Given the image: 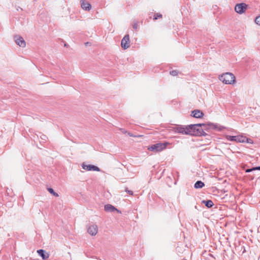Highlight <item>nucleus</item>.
Here are the masks:
<instances>
[{"label": "nucleus", "instance_id": "f257e3e1", "mask_svg": "<svg viewBox=\"0 0 260 260\" xmlns=\"http://www.w3.org/2000/svg\"><path fill=\"white\" fill-rule=\"evenodd\" d=\"M204 124H190L187 125V135L200 136L203 132L202 128L199 127L204 125Z\"/></svg>", "mask_w": 260, "mask_h": 260}, {"label": "nucleus", "instance_id": "f03ea898", "mask_svg": "<svg viewBox=\"0 0 260 260\" xmlns=\"http://www.w3.org/2000/svg\"><path fill=\"white\" fill-rule=\"evenodd\" d=\"M219 79L225 84H233L236 83V78L231 73H224L219 77Z\"/></svg>", "mask_w": 260, "mask_h": 260}, {"label": "nucleus", "instance_id": "7ed1b4c3", "mask_svg": "<svg viewBox=\"0 0 260 260\" xmlns=\"http://www.w3.org/2000/svg\"><path fill=\"white\" fill-rule=\"evenodd\" d=\"M170 143L166 142L165 143H158L148 147L147 149L149 151L157 152L165 150Z\"/></svg>", "mask_w": 260, "mask_h": 260}, {"label": "nucleus", "instance_id": "20e7f679", "mask_svg": "<svg viewBox=\"0 0 260 260\" xmlns=\"http://www.w3.org/2000/svg\"><path fill=\"white\" fill-rule=\"evenodd\" d=\"M225 138L228 140L231 141H234L237 143H244V141L245 139V136H243L242 135H238L235 136L226 135L225 136Z\"/></svg>", "mask_w": 260, "mask_h": 260}, {"label": "nucleus", "instance_id": "39448f33", "mask_svg": "<svg viewBox=\"0 0 260 260\" xmlns=\"http://www.w3.org/2000/svg\"><path fill=\"white\" fill-rule=\"evenodd\" d=\"M248 8V5L245 3H240L236 5L235 11L239 14L244 13Z\"/></svg>", "mask_w": 260, "mask_h": 260}, {"label": "nucleus", "instance_id": "423d86ee", "mask_svg": "<svg viewBox=\"0 0 260 260\" xmlns=\"http://www.w3.org/2000/svg\"><path fill=\"white\" fill-rule=\"evenodd\" d=\"M187 125H179L173 128V131L175 133H179L182 135H187Z\"/></svg>", "mask_w": 260, "mask_h": 260}, {"label": "nucleus", "instance_id": "0eeeda50", "mask_svg": "<svg viewBox=\"0 0 260 260\" xmlns=\"http://www.w3.org/2000/svg\"><path fill=\"white\" fill-rule=\"evenodd\" d=\"M121 46L124 49H126L130 46L129 37L128 35H125L121 40Z\"/></svg>", "mask_w": 260, "mask_h": 260}, {"label": "nucleus", "instance_id": "6e6552de", "mask_svg": "<svg viewBox=\"0 0 260 260\" xmlns=\"http://www.w3.org/2000/svg\"><path fill=\"white\" fill-rule=\"evenodd\" d=\"M87 232L91 236H95L98 232V228L96 224H92L89 226Z\"/></svg>", "mask_w": 260, "mask_h": 260}, {"label": "nucleus", "instance_id": "1a4fd4ad", "mask_svg": "<svg viewBox=\"0 0 260 260\" xmlns=\"http://www.w3.org/2000/svg\"><path fill=\"white\" fill-rule=\"evenodd\" d=\"M82 168L87 171H100V170L99 168L96 166L91 165H82Z\"/></svg>", "mask_w": 260, "mask_h": 260}, {"label": "nucleus", "instance_id": "9d476101", "mask_svg": "<svg viewBox=\"0 0 260 260\" xmlns=\"http://www.w3.org/2000/svg\"><path fill=\"white\" fill-rule=\"evenodd\" d=\"M191 115L193 117L197 118H201L203 116L204 114L201 111L199 110H194L192 111Z\"/></svg>", "mask_w": 260, "mask_h": 260}, {"label": "nucleus", "instance_id": "9b49d317", "mask_svg": "<svg viewBox=\"0 0 260 260\" xmlns=\"http://www.w3.org/2000/svg\"><path fill=\"white\" fill-rule=\"evenodd\" d=\"M16 43L18 45L21 47H24L26 46V43L24 40L20 37H18L16 39Z\"/></svg>", "mask_w": 260, "mask_h": 260}, {"label": "nucleus", "instance_id": "f8f14e48", "mask_svg": "<svg viewBox=\"0 0 260 260\" xmlns=\"http://www.w3.org/2000/svg\"><path fill=\"white\" fill-rule=\"evenodd\" d=\"M37 252L43 259H47L49 257V254L47 253H45V251L42 249L38 250Z\"/></svg>", "mask_w": 260, "mask_h": 260}, {"label": "nucleus", "instance_id": "ddd939ff", "mask_svg": "<svg viewBox=\"0 0 260 260\" xmlns=\"http://www.w3.org/2000/svg\"><path fill=\"white\" fill-rule=\"evenodd\" d=\"M81 7L83 9L85 10H90L91 5L88 3L85 2L84 0L81 1Z\"/></svg>", "mask_w": 260, "mask_h": 260}, {"label": "nucleus", "instance_id": "4468645a", "mask_svg": "<svg viewBox=\"0 0 260 260\" xmlns=\"http://www.w3.org/2000/svg\"><path fill=\"white\" fill-rule=\"evenodd\" d=\"M104 208L105 211L108 212H113L114 211H118V210L117 209H116L113 206L110 204L106 205L104 207Z\"/></svg>", "mask_w": 260, "mask_h": 260}, {"label": "nucleus", "instance_id": "2eb2a0df", "mask_svg": "<svg viewBox=\"0 0 260 260\" xmlns=\"http://www.w3.org/2000/svg\"><path fill=\"white\" fill-rule=\"evenodd\" d=\"M204 185L205 184L203 182L201 181H198L194 184V187L196 188H202Z\"/></svg>", "mask_w": 260, "mask_h": 260}, {"label": "nucleus", "instance_id": "dca6fc26", "mask_svg": "<svg viewBox=\"0 0 260 260\" xmlns=\"http://www.w3.org/2000/svg\"><path fill=\"white\" fill-rule=\"evenodd\" d=\"M203 202L207 207L210 208L213 206V203L211 200L203 201Z\"/></svg>", "mask_w": 260, "mask_h": 260}, {"label": "nucleus", "instance_id": "f3484780", "mask_svg": "<svg viewBox=\"0 0 260 260\" xmlns=\"http://www.w3.org/2000/svg\"><path fill=\"white\" fill-rule=\"evenodd\" d=\"M48 191L51 193L52 194H53V196H55V197H58V194L55 192L53 190V189L52 188H49L48 189Z\"/></svg>", "mask_w": 260, "mask_h": 260}, {"label": "nucleus", "instance_id": "a211bd4d", "mask_svg": "<svg viewBox=\"0 0 260 260\" xmlns=\"http://www.w3.org/2000/svg\"><path fill=\"white\" fill-rule=\"evenodd\" d=\"M254 170H260V167H254V168H252V169H247L246 170V172L248 173V172H250Z\"/></svg>", "mask_w": 260, "mask_h": 260}, {"label": "nucleus", "instance_id": "6ab92c4d", "mask_svg": "<svg viewBox=\"0 0 260 260\" xmlns=\"http://www.w3.org/2000/svg\"><path fill=\"white\" fill-rule=\"evenodd\" d=\"M162 18V15L159 13L155 14L154 16L153 20H155L158 18Z\"/></svg>", "mask_w": 260, "mask_h": 260}, {"label": "nucleus", "instance_id": "aec40b11", "mask_svg": "<svg viewBox=\"0 0 260 260\" xmlns=\"http://www.w3.org/2000/svg\"><path fill=\"white\" fill-rule=\"evenodd\" d=\"M245 140H244V143H250V144H252L253 143V141L251 139H248L247 138H246V137H245Z\"/></svg>", "mask_w": 260, "mask_h": 260}, {"label": "nucleus", "instance_id": "412c9836", "mask_svg": "<svg viewBox=\"0 0 260 260\" xmlns=\"http://www.w3.org/2000/svg\"><path fill=\"white\" fill-rule=\"evenodd\" d=\"M255 22L260 25V16H257L256 17L255 19Z\"/></svg>", "mask_w": 260, "mask_h": 260}, {"label": "nucleus", "instance_id": "4be33fe9", "mask_svg": "<svg viewBox=\"0 0 260 260\" xmlns=\"http://www.w3.org/2000/svg\"><path fill=\"white\" fill-rule=\"evenodd\" d=\"M170 74L172 76H177L178 75V72L177 71H172L170 72Z\"/></svg>", "mask_w": 260, "mask_h": 260}, {"label": "nucleus", "instance_id": "5701e85b", "mask_svg": "<svg viewBox=\"0 0 260 260\" xmlns=\"http://www.w3.org/2000/svg\"><path fill=\"white\" fill-rule=\"evenodd\" d=\"M125 191L127 192L130 195H133V191L132 190H129L127 189V188H126L125 189Z\"/></svg>", "mask_w": 260, "mask_h": 260}, {"label": "nucleus", "instance_id": "b1692460", "mask_svg": "<svg viewBox=\"0 0 260 260\" xmlns=\"http://www.w3.org/2000/svg\"><path fill=\"white\" fill-rule=\"evenodd\" d=\"M133 27H134V28H135V29H137V27H138V24H137V23H134V24H133Z\"/></svg>", "mask_w": 260, "mask_h": 260}, {"label": "nucleus", "instance_id": "393cba45", "mask_svg": "<svg viewBox=\"0 0 260 260\" xmlns=\"http://www.w3.org/2000/svg\"><path fill=\"white\" fill-rule=\"evenodd\" d=\"M128 135L131 137H135L132 134L130 133H127Z\"/></svg>", "mask_w": 260, "mask_h": 260}, {"label": "nucleus", "instance_id": "a878e982", "mask_svg": "<svg viewBox=\"0 0 260 260\" xmlns=\"http://www.w3.org/2000/svg\"><path fill=\"white\" fill-rule=\"evenodd\" d=\"M122 133H123L124 134L127 133V132L126 131H122Z\"/></svg>", "mask_w": 260, "mask_h": 260}]
</instances>
